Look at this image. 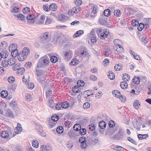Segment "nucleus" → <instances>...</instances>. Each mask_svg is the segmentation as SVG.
Instances as JSON below:
<instances>
[{
	"instance_id": "1",
	"label": "nucleus",
	"mask_w": 151,
	"mask_h": 151,
	"mask_svg": "<svg viewBox=\"0 0 151 151\" xmlns=\"http://www.w3.org/2000/svg\"><path fill=\"white\" fill-rule=\"evenodd\" d=\"M36 75L37 76V80L38 82L42 85L46 83L45 79L44 71L43 70H35Z\"/></svg>"
},
{
	"instance_id": "2",
	"label": "nucleus",
	"mask_w": 151,
	"mask_h": 151,
	"mask_svg": "<svg viewBox=\"0 0 151 151\" xmlns=\"http://www.w3.org/2000/svg\"><path fill=\"white\" fill-rule=\"evenodd\" d=\"M125 135V132L122 129L119 128L118 132L114 136V137L119 140L122 139Z\"/></svg>"
},
{
	"instance_id": "3",
	"label": "nucleus",
	"mask_w": 151,
	"mask_h": 151,
	"mask_svg": "<svg viewBox=\"0 0 151 151\" xmlns=\"http://www.w3.org/2000/svg\"><path fill=\"white\" fill-rule=\"evenodd\" d=\"M9 134H12L11 129L10 128H8L7 130L2 131L1 133V137L4 139H5L9 137Z\"/></svg>"
},
{
	"instance_id": "4",
	"label": "nucleus",
	"mask_w": 151,
	"mask_h": 151,
	"mask_svg": "<svg viewBox=\"0 0 151 151\" xmlns=\"http://www.w3.org/2000/svg\"><path fill=\"white\" fill-rule=\"evenodd\" d=\"M86 139L84 136L80 137L79 139V142L81 143V147L82 148L85 149L87 147V144L86 143Z\"/></svg>"
},
{
	"instance_id": "5",
	"label": "nucleus",
	"mask_w": 151,
	"mask_h": 151,
	"mask_svg": "<svg viewBox=\"0 0 151 151\" xmlns=\"http://www.w3.org/2000/svg\"><path fill=\"white\" fill-rule=\"evenodd\" d=\"M89 37L91 39V42L93 44H94L97 42L96 37L94 33V31L92 30L90 33Z\"/></svg>"
},
{
	"instance_id": "6",
	"label": "nucleus",
	"mask_w": 151,
	"mask_h": 151,
	"mask_svg": "<svg viewBox=\"0 0 151 151\" xmlns=\"http://www.w3.org/2000/svg\"><path fill=\"white\" fill-rule=\"evenodd\" d=\"M22 130L21 124L19 123H18L17 126L16 127L15 130V133H14L13 134V137H14L17 134H19L21 133Z\"/></svg>"
},
{
	"instance_id": "7",
	"label": "nucleus",
	"mask_w": 151,
	"mask_h": 151,
	"mask_svg": "<svg viewBox=\"0 0 151 151\" xmlns=\"http://www.w3.org/2000/svg\"><path fill=\"white\" fill-rule=\"evenodd\" d=\"M5 116L7 117L13 118L14 116L12 111L9 109H7L5 111Z\"/></svg>"
},
{
	"instance_id": "8",
	"label": "nucleus",
	"mask_w": 151,
	"mask_h": 151,
	"mask_svg": "<svg viewBox=\"0 0 151 151\" xmlns=\"http://www.w3.org/2000/svg\"><path fill=\"white\" fill-rule=\"evenodd\" d=\"M14 6L13 8V9L11 10V13H17L19 10V6H20V3H14Z\"/></svg>"
},
{
	"instance_id": "9",
	"label": "nucleus",
	"mask_w": 151,
	"mask_h": 151,
	"mask_svg": "<svg viewBox=\"0 0 151 151\" xmlns=\"http://www.w3.org/2000/svg\"><path fill=\"white\" fill-rule=\"evenodd\" d=\"M90 90H87L84 91L82 93V96L84 98H87L88 97L93 95V94H90Z\"/></svg>"
},
{
	"instance_id": "10",
	"label": "nucleus",
	"mask_w": 151,
	"mask_h": 151,
	"mask_svg": "<svg viewBox=\"0 0 151 151\" xmlns=\"http://www.w3.org/2000/svg\"><path fill=\"white\" fill-rule=\"evenodd\" d=\"M80 86H75L72 88V91L74 93H77L81 92V91L79 90V87Z\"/></svg>"
},
{
	"instance_id": "11",
	"label": "nucleus",
	"mask_w": 151,
	"mask_h": 151,
	"mask_svg": "<svg viewBox=\"0 0 151 151\" xmlns=\"http://www.w3.org/2000/svg\"><path fill=\"white\" fill-rule=\"evenodd\" d=\"M29 50L28 47H24L22 50V55L27 56L29 53Z\"/></svg>"
},
{
	"instance_id": "12",
	"label": "nucleus",
	"mask_w": 151,
	"mask_h": 151,
	"mask_svg": "<svg viewBox=\"0 0 151 151\" xmlns=\"http://www.w3.org/2000/svg\"><path fill=\"white\" fill-rule=\"evenodd\" d=\"M122 78L124 81H126V82H127L129 80L130 78V76L127 73H125L122 75Z\"/></svg>"
},
{
	"instance_id": "13",
	"label": "nucleus",
	"mask_w": 151,
	"mask_h": 151,
	"mask_svg": "<svg viewBox=\"0 0 151 151\" xmlns=\"http://www.w3.org/2000/svg\"><path fill=\"white\" fill-rule=\"evenodd\" d=\"M49 32H45L43 33V36H41V39L43 40L45 42H47V39H49Z\"/></svg>"
},
{
	"instance_id": "14",
	"label": "nucleus",
	"mask_w": 151,
	"mask_h": 151,
	"mask_svg": "<svg viewBox=\"0 0 151 151\" xmlns=\"http://www.w3.org/2000/svg\"><path fill=\"white\" fill-rule=\"evenodd\" d=\"M26 56L23 55H22L21 53L19 52L18 55V58L19 60L20 61H23L25 60Z\"/></svg>"
},
{
	"instance_id": "15",
	"label": "nucleus",
	"mask_w": 151,
	"mask_h": 151,
	"mask_svg": "<svg viewBox=\"0 0 151 151\" xmlns=\"http://www.w3.org/2000/svg\"><path fill=\"white\" fill-rule=\"evenodd\" d=\"M128 86L127 83L126 81L122 82L120 84V86L123 89H126Z\"/></svg>"
},
{
	"instance_id": "16",
	"label": "nucleus",
	"mask_w": 151,
	"mask_h": 151,
	"mask_svg": "<svg viewBox=\"0 0 151 151\" xmlns=\"http://www.w3.org/2000/svg\"><path fill=\"white\" fill-rule=\"evenodd\" d=\"M99 126L100 128L104 129L106 126V124L104 121H101L99 122Z\"/></svg>"
},
{
	"instance_id": "17",
	"label": "nucleus",
	"mask_w": 151,
	"mask_h": 151,
	"mask_svg": "<svg viewBox=\"0 0 151 151\" xmlns=\"http://www.w3.org/2000/svg\"><path fill=\"white\" fill-rule=\"evenodd\" d=\"M49 9L50 10L53 11H55L57 9V6L55 4H50L49 7Z\"/></svg>"
},
{
	"instance_id": "18",
	"label": "nucleus",
	"mask_w": 151,
	"mask_h": 151,
	"mask_svg": "<svg viewBox=\"0 0 151 151\" xmlns=\"http://www.w3.org/2000/svg\"><path fill=\"white\" fill-rule=\"evenodd\" d=\"M89 142L91 144H96L98 142L99 140L98 138H96L95 137H92L90 138Z\"/></svg>"
},
{
	"instance_id": "19",
	"label": "nucleus",
	"mask_w": 151,
	"mask_h": 151,
	"mask_svg": "<svg viewBox=\"0 0 151 151\" xmlns=\"http://www.w3.org/2000/svg\"><path fill=\"white\" fill-rule=\"evenodd\" d=\"M61 36H58L55 37L53 38L52 40V42L55 44H56L58 42L60 44V39L61 38Z\"/></svg>"
},
{
	"instance_id": "20",
	"label": "nucleus",
	"mask_w": 151,
	"mask_h": 151,
	"mask_svg": "<svg viewBox=\"0 0 151 151\" xmlns=\"http://www.w3.org/2000/svg\"><path fill=\"white\" fill-rule=\"evenodd\" d=\"M112 93L115 97H117L119 98V97L120 96L119 95H121L120 94L121 92L117 90H114L112 91Z\"/></svg>"
},
{
	"instance_id": "21",
	"label": "nucleus",
	"mask_w": 151,
	"mask_h": 151,
	"mask_svg": "<svg viewBox=\"0 0 151 151\" xmlns=\"http://www.w3.org/2000/svg\"><path fill=\"white\" fill-rule=\"evenodd\" d=\"M8 95V91L6 90H2L1 93V96L3 98H6Z\"/></svg>"
},
{
	"instance_id": "22",
	"label": "nucleus",
	"mask_w": 151,
	"mask_h": 151,
	"mask_svg": "<svg viewBox=\"0 0 151 151\" xmlns=\"http://www.w3.org/2000/svg\"><path fill=\"white\" fill-rule=\"evenodd\" d=\"M140 105V104L139 103L138 100H136L134 101L133 103V106L135 108L137 109Z\"/></svg>"
},
{
	"instance_id": "23",
	"label": "nucleus",
	"mask_w": 151,
	"mask_h": 151,
	"mask_svg": "<svg viewBox=\"0 0 151 151\" xmlns=\"http://www.w3.org/2000/svg\"><path fill=\"white\" fill-rule=\"evenodd\" d=\"M145 25L143 23H140L137 25V29L139 31H142Z\"/></svg>"
},
{
	"instance_id": "24",
	"label": "nucleus",
	"mask_w": 151,
	"mask_h": 151,
	"mask_svg": "<svg viewBox=\"0 0 151 151\" xmlns=\"http://www.w3.org/2000/svg\"><path fill=\"white\" fill-rule=\"evenodd\" d=\"M81 128V126L79 124H75L73 127L74 131H78Z\"/></svg>"
},
{
	"instance_id": "25",
	"label": "nucleus",
	"mask_w": 151,
	"mask_h": 151,
	"mask_svg": "<svg viewBox=\"0 0 151 151\" xmlns=\"http://www.w3.org/2000/svg\"><path fill=\"white\" fill-rule=\"evenodd\" d=\"M61 107L63 109H67L68 108L69 106V103L67 101H65L61 103Z\"/></svg>"
},
{
	"instance_id": "26",
	"label": "nucleus",
	"mask_w": 151,
	"mask_h": 151,
	"mask_svg": "<svg viewBox=\"0 0 151 151\" xmlns=\"http://www.w3.org/2000/svg\"><path fill=\"white\" fill-rule=\"evenodd\" d=\"M138 137L139 140H142L143 139H146L148 137V135L147 134H139L138 135Z\"/></svg>"
},
{
	"instance_id": "27",
	"label": "nucleus",
	"mask_w": 151,
	"mask_h": 151,
	"mask_svg": "<svg viewBox=\"0 0 151 151\" xmlns=\"http://www.w3.org/2000/svg\"><path fill=\"white\" fill-rule=\"evenodd\" d=\"M129 52L132 55H133V57L135 59L137 60H138V58H139V57L136 53L133 52L132 50H130Z\"/></svg>"
},
{
	"instance_id": "28",
	"label": "nucleus",
	"mask_w": 151,
	"mask_h": 151,
	"mask_svg": "<svg viewBox=\"0 0 151 151\" xmlns=\"http://www.w3.org/2000/svg\"><path fill=\"white\" fill-rule=\"evenodd\" d=\"M99 24L101 25H104L107 22L106 19H104L102 18H100L99 19Z\"/></svg>"
},
{
	"instance_id": "29",
	"label": "nucleus",
	"mask_w": 151,
	"mask_h": 151,
	"mask_svg": "<svg viewBox=\"0 0 151 151\" xmlns=\"http://www.w3.org/2000/svg\"><path fill=\"white\" fill-rule=\"evenodd\" d=\"M109 74L108 75V78L111 80L114 79L115 78L114 74L112 71H109Z\"/></svg>"
},
{
	"instance_id": "30",
	"label": "nucleus",
	"mask_w": 151,
	"mask_h": 151,
	"mask_svg": "<svg viewBox=\"0 0 151 151\" xmlns=\"http://www.w3.org/2000/svg\"><path fill=\"white\" fill-rule=\"evenodd\" d=\"M84 33V32L82 30H80L77 31L74 34V35L75 37H77L80 35H81Z\"/></svg>"
},
{
	"instance_id": "31",
	"label": "nucleus",
	"mask_w": 151,
	"mask_h": 151,
	"mask_svg": "<svg viewBox=\"0 0 151 151\" xmlns=\"http://www.w3.org/2000/svg\"><path fill=\"white\" fill-rule=\"evenodd\" d=\"M59 119L58 116L56 114H54L52 115L51 117L52 120L53 122H55L57 121Z\"/></svg>"
},
{
	"instance_id": "32",
	"label": "nucleus",
	"mask_w": 151,
	"mask_h": 151,
	"mask_svg": "<svg viewBox=\"0 0 151 151\" xmlns=\"http://www.w3.org/2000/svg\"><path fill=\"white\" fill-rule=\"evenodd\" d=\"M111 11L109 9H106L104 10L103 13L104 16L106 17H108L111 14Z\"/></svg>"
},
{
	"instance_id": "33",
	"label": "nucleus",
	"mask_w": 151,
	"mask_h": 151,
	"mask_svg": "<svg viewBox=\"0 0 151 151\" xmlns=\"http://www.w3.org/2000/svg\"><path fill=\"white\" fill-rule=\"evenodd\" d=\"M107 34H106L105 33H104L103 32L100 35L99 37L101 39L103 40L106 39L108 36Z\"/></svg>"
},
{
	"instance_id": "34",
	"label": "nucleus",
	"mask_w": 151,
	"mask_h": 151,
	"mask_svg": "<svg viewBox=\"0 0 151 151\" xmlns=\"http://www.w3.org/2000/svg\"><path fill=\"white\" fill-rule=\"evenodd\" d=\"M79 131L80 134L81 135H84L86 133V129L84 128H81Z\"/></svg>"
},
{
	"instance_id": "35",
	"label": "nucleus",
	"mask_w": 151,
	"mask_h": 151,
	"mask_svg": "<svg viewBox=\"0 0 151 151\" xmlns=\"http://www.w3.org/2000/svg\"><path fill=\"white\" fill-rule=\"evenodd\" d=\"M17 16L19 20H25V17L23 14H17Z\"/></svg>"
},
{
	"instance_id": "36",
	"label": "nucleus",
	"mask_w": 151,
	"mask_h": 151,
	"mask_svg": "<svg viewBox=\"0 0 151 151\" xmlns=\"http://www.w3.org/2000/svg\"><path fill=\"white\" fill-rule=\"evenodd\" d=\"M22 11L23 13L26 14L30 11V8L28 7H26L23 9Z\"/></svg>"
},
{
	"instance_id": "37",
	"label": "nucleus",
	"mask_w": 151,
	"mask_h": 151,
	"mask_svg": "<svg viewBox=\"0 0 151 151\" xmlns=\"http://www.w3.org/2000/svg\"><path fill=\"white\" fill-rule=\"evenodd\" d=\"M18 53V50L17 49L14 50V51H12L11 53L12 56L14 58L16 57Z\"/></svg>"
},
{
	"instance_id": "38",
	"label": "nucleus",
	"mask_w": 151,
	"mask_h": 151,
	"mask_svg": "<svg viewBox=\"0 0 151 151\" xmlns=\"http://www.w3.org/2000/svg\"><path fill=\"white\" fill-rule=\"evenodd\" d=\"M133 82L135 84H138L139 83L140 79L139 77H135L133 79Z\"/></svg>"
},
{
	"instance_id": "39",
	"label": "nucleus",
	"mask_w": 151,
	"mask_h": 151,
	"mask_svg": "<svg viewBox=\"0 0 151 151\" xmlns=\"http://www.w3.org/2000/svg\"><path fill=\"white\" fill-rule=\"evenodd\" d=\"M63 131V128L62 126H59L56 129V131L59 134L62 133Z\"/></svg>"
},
{
	"instance_id": "40",
	"label": "nucleus",
	"mask_w": 151,
	"mask_h": 151,
	"mask_svg": "<svg viewBox=\"0 0 151 151\" xmlns=\"http://www.w3.org/2000/svg\"><path fill=\"white\" fill-rule=\"evenodd\" d=\"M103 29L101 28H98L96 29V32L99 37L103 32Z\"/></svg>"
},
{
	"instance_id": "41",
	"label": "nucleus",
	"mask_w": 151,
	"mask_h": 151,
	"mask_svg": "<svg viewBox=\"0 0 151 151\" xmlns=\"http://www.w3.org/2000/svg\"><path fill=\"white\" fill-rule=\"evenodd\" d=\"M114 14L116 17H119L121 15V11L119 9L115 10Z\"/></svg>"
},
{
	"instance_id": "42",
	"label": "nucleus",
	"mask_w": 151,
	"mask_h": 151,
	"mask_svg": "<svg viewBox=\"0 0 151 151\" xmlns=\"http://www.w3.org/2000/svg\"><path fill=\"white\" fill-rule=\"evenodd\" d=\"M50 59L51 61L53 63H56L58 60V58L54 55L52 56L51 57Z\"/></svg>"
},
{
	"instance_id": "43",
	"label": "nucleus",
	"mask_w": 151,
	"mask_h": 151,
	"mask_svg": "<svg viewBox=\"0 0 151 151\" xmlns=\"http://www.w3.org/2000/svg\"><path fill=\"white\" fill-rule=\"evenodd\" d=\"M39 145V143L37 140H33L32 142V145L34 147L37 148L38 147Z\"/></svg>"
},
{
	"instance_id": "44",
	"label": "nucleus",
	"mask_w": 151,
	"mask_h": 151,
	"mask_svg": "<svg viewBox=\"0 0 151 151\" xmlns=\"http://www.w3.org/2000/svg\"><path fill=\"white\" fill-rule=\"evenodd\" d=\"M48 101L49 106L52 109H55V105L54 103H52L53 101L52 100H51L50 99H49Z\"/></svg>"
},
{
	"instance_id": "45",
	"label": "nucleus",
	"mask_w": 151,
	"mask_h": 151,
	"mask_svg": "<svg viewBox=\"0 0 151 151\" xmlns=\"http://www.w3.org/2000/svg\"><path fill=\"white\" fill-rule=\"evenodd\" d=\"M77 84L79 86L83 87L85 85V83L83 80H79L77 82Z\"/></svg>"
},
{
	"instance_id": "46",
	"label": "nucleus",
	"mask_w": 151,
	"mask_h": 151,
	"mask_svg": "<svg viewBox=\"0 0 151 151\" xmlns=\"http://www.w3.org/2000/svg\"><path fill=\"white\" fill-rule=\"evenodd\" d=\"M9 64L8 60L7 61L6 60H4L2 61L1 65L3 67H6L8 66Z\"/></svg>"
},
{
	"instance_id": "47",
	"label": "nucleus",
	"mask_w": 151,
	"mask_h": 151,
	"mask_svg": "<svg viewBox=\"0 0 151 151\" xmlns=\"http://www.w3.org/2000/svg\"><path fill=\"white\" fill-rule=\"evenodd\" d=\"M25 69L23 68H21L18 69L17 71V73L18 74H22L25 71Z\"/></svg>"
},
{
	"instance_id": "48",
	"label": "nucleus",
	"mask_w": 151,
	"mask_h": 151,
	"mask_svg": "<svg viewBox=\"0 0 151 151\" xmlns=\"http://www.w3.org/2000/svg\"><path fill=\"white\" fill-rule=\"evenodd\" d=\"M74 8L75 11H73V13L76 14L80 12L81 10V8L78 6L75 7Z\"/></svg>"
},
{
	"instance_id": "49",
	"label": "nucleus",
	"mask_w": 151,
	"mask_h": 151,
	"mask_svg": "<svg viewBox=\"0 0 151 151\" xmlns=\"http://www.w3.org/2000/svg\"><path fill=\"white\" fill-rule=\"evenodd\" d=\"M8 62L9 63V65H13L16 63L15 59L11 58L8 60Z\"/></svg>"
},
{
	"instance_id": "50",
	"label": "nucleus",
	"mask_w": 151,
	"mask_h": 151,
	"mask_svg": "<svg viewBox=\"0 0 151 151\" xmlns=\"http://www.w3.org/2000/svg\"><path fill=\"white\" fill-rule=\"evenodd\" d=\"M115 122L113 120L110 121L108 124V125L110 128H112L115 125Z\"/></svg>"
},
{
	"instance_id": "51",
	"label": "nucleus",
	"mask_w": 151,
	"mask_h": 151,
	"mask_svg": "<svg viewBox=\"0 0 151 151\" xmlns=\"http://www.w3.org/2000/svg\"><path fill=\"white\" fill-rule=\"evenodd\" d=\"M90 106V104L88 102L84 103L83 105V107L85 109H87L89 108Z\"/></svg>"
},
{
	"instance_id": "52",
	"label": "nucleus",
	"mask_w": 151,
	"mask_h": 151,
	"mask_svg": "<svg viewBox=\"0 0 151 151\" xmlns=\"http://www.w3.org/2000/svg\"><path fill=\"white\" fill-rule=\"evenodd\" d=\"M8 81L9 83H13L15 81V78L14 77L11 76L8 78Z\"/></svg>"
},
{
	"instance_id": "53",
	"label": "nucleus",
	"mask_w": 151,
	"mask_h": 151,
	"mask_svg": "<svg viewBox=\"0 0 151 151\" xmlns=\"http://www.w3.org/2000/svg\"><path fill=\"white\" fill-rule=\"evenodd\" d=\"M88 52V50L87 49H85L84 50L81 51V55L83 57L86 56Z\"/></svg>"
},
{
	"instance_id": "54",
	"label": "nucleus",
	"mask_w": 151,
	"mask_h": 151,
	"mask_svg": "<svg viewBox=\"0 0 151 151\" xmlns=\"http://www.w3.org/2000/svg\"><path fill=\"white\" fill-rule=\"evenodd\" d=\"M74 131L73 129H71L68 132V135L70 139H72V137L74 133Z\"/></svg>"
},
{
	"instance_id": "55",
	"label": "nucleus",
	"mask_w": 151,
	"mask_h": 151,
	"mask_svg": "<svg viewBox=\"0 0 151 151\" xmlns=\"http://www.w3.org/2000/svg\"><path fill=\"white\" fill-rule=\"evenodd\" d=\"M35 17V16L34 15H32L31 14L29 16H27L26 17L27 19L28 20H33Z\"/></svg>"
},
{
	"instance_id": "56",
	"label": "nucleus",
	"mask_w": 151,
	"mask_h": 151,
	"mask_svg": "<svg viewBox=\"0 0 151 151\" xmlns=\"http://www.w3.org/2000/svg\"><path fill=\"white\" fill-rule=\"evenodd\" d=\"M95 128V124H91L89 126V129L91 131L94 130Z\"/></svg>"
},
{
	"instance_id": "57",
	"label": "nucleus",
	"mask_w": 151,
	"mask_h": 151,
	"mask_svg": "<svg viewBox=\"0 0 151 151\" xmlns=\"http://www.w3.org/2000/svg\"><path fill=\"white\" fill-rule=\"evenodd\" d=\"M43 67H44V65L42 63V61H39L38 62L37 66V68H39Z\"/></svg>"
},
{
	"instance_id": "58",
	"label": "nucleus",
	"mask_w": 151,
	"mask_h": 151,
	"mask_svg": "<svg viewBox=\"0 0 151 151\" xmlns=\"http://www.w3.org/2000/svg\"><path fill=\"white\" fill-rule=\"evenodd\" d=\"M127 140L133 143V144L137 145V143L134 141L133 139H132L130 137H128L127 138Z\"/></svg>"
},
{
	"instance_id": "59",
	"label": "nucleus",
	"mask_w": 151,
	"mask_h": 151,
	"mask_svg": "<svg viewBox=\"0 0 151 151\" xmlns=\"http://www.w3.org/2000/svg\"><path fill=\"white\" fill-rule=\"evenodd\" d=\"M98 8V7L96 5H93V10L91 12L93 13V14H96L97 12V9Z\"/></svg>"
},
{
	"instance_id": "60",
	"label": "nucleus",
	"mask_w": 151,
	"mask_h": 151,
	"mask_svg": "<svg viewBox=\"0 0 151 151\" xmlns=\"http://www.w3.org/2000/svg\"><path fill=\"white\" fill-rule=\"evenodd\" d=\"M74 1L76 5L78 6L81 5L82 3L81 0H75Z\"/></svg>"
},
{
	"instance_id": "61",
	"label": "nucleus",
	"mask_w": 151,
	"mask_h": 151,
	"mask_svg": "<svg viewBox=\"0 0 151 151\" xmlns=\"http://www.w3.org/2000/svg\"><path fill=\"white\" fill-rule=\"evenodd\" d=\"M49 62V60L46 58L44 59L42 61V63H43L44 65H48Z\"/></svg>"
},
{
	"instance_id": "62",
	"label": "nucleus",
	"mask_w": 151,
	"mask_h": 151,
	"mask_svg": "<svg viewBox=\"0 0 151 151\" xmlns=\"http://www.w3.org/2000/svg\"><path fill=\"white\" fill-rule=\"evenodd\" d=\"M116 147V150L118 151H124V148L123 147L118 145H117V146Z\"/></svg>"
},
{
	"instance_id": "63",
	"label": "nucleus",
	"mask_w": 151,
	"mask_h": 151,
	"mask_svg": "<svg viewBox=\"0 0 151 151\" xmlns=\"http://www.w3.org/2000/svg\"><path fill=\"white\" fill-rule=\"evenodd\" d=\"M39 130L38 131V133L39 134H40V135L43 136L45 137L46 135V133L45 132H44L42 130Z\"/></svg>"
},
{
	"instance_id": "64",
	"label": "nucleus",
	"mask_w": 151,
	"mask_h": 151,
	"mask_svg": "<svg viewBox=\"0 0 151 151\" xmlns=\"http://www.w3.org/2000/svg\"><path fill=\"white\" fill-rule=\"evenodd\" d=\"M52 20L49 17H47L46 20L45 22L46 24H50Z\"/></svg>"
}]
</instances>
